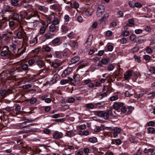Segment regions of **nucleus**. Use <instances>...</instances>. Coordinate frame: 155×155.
Masks as SVG:
<instances>
[{
    "label": "nucleus",
    "instance_id": "obj_31",
    "mask_svg": "<svg viewBox=\"0 0 155 155\" xmlns=\"http://www.w3.org/2000/svg\"><path fill=\"white\" fill-rule=\"evenodd\" d=\"M7 22L5 21H2L0 23V29L3 30L6 27Z\"/></svg>",
    "mask_w": 155,
    "mask_h": 155
},
{
    "label": "nucleus",
    "instance_id": "obj_4",
    "mask_svg": "<svg viewBox=\"0 0 155 155\" xmlns=\"http://www.w3.org/2000/svg\"><path fill=\"white\" fill-rule=\"evenodd\" d=\"M105 11V7L102 5H99L97 12V17H100L103 14Z\"/></svg>",
    "mask_w": 155,
    "mask_h": 155
},
{
    "label": "nucleus",
    "instance_id": "obj_38",
    "mask_svg": "<svg viewBox=\"0 0 155 155\" xmlns=\"http://www.w3.org/2000/svg\"><path fill=\"white\" fill-rule=\"evenodd\" d=\"M0 54L2 56L5 57H8V53L6 50L2 51L1 52Z\"/></svg>",
    "mask_w": 155,
    "mask_h": 155
},
{
    "label": "nucleus",
    "instance_id": "obj_48",
    "mask_svg": "<svg viewBox=\"0 0 155 155\" xmlns=\"http://www.w3.org/2000/svg\"><path fill=\"white\" fill-rule=\"evenodd\" d=\"M99 94L103 99L107 97V91L105 92H100Z\"/></svg>",
    "mask_w": 155,
    "mask_h": 155
},
{
    "label": "nucleus",
    "instance_id": "obj_5",
    "mask_svg": "<svg viewBox=\"0 0 155 155\" xmlns=\"http://www.w3.org/2000/svg\"><path fill=\"white\" fill-rule=\"evenodd\" d=\"M36 17L37 18V19L34 20V21L30 23L29 27H28V29H34L37 26L39 23V17L38 19L37 17Z\"/></svg>",
    "mask_w": 155,
    "mask_h": 155
},
{
    "label": "nucleus",
    "instance_id": "obj_11",
    "mask_svg": "<svg viewBox=\"0 0 155 155\" xmlns=\"http://www.w3.org/2000/svg\"><path fill=\"white\" fill-rule=\"evenodd\" d=\"M63 134L61 132L55 131L53 134V138L56 140L61 138L63 137Z\"/></svg>",
    "mask_w": 155,
    "mask_h": 155
},
{
    "label": "nucleus",
    "instance_id": "obj_2",
    "mask_svg": "<svg viewBox=\"0 0 155 155\" xmlns=\"http://www.w3.org/2000/svg\"><path fill=\"white\" fill-rule=\"evenodd\" d=\"M123 104L124 103L122 102H115L114 103L113 107L116 110V111L114 112V114L116 115L119 116V114L118 113L120 111L122 106H123Z\"/></svg>",
    "mask_w": 155,
    "mask_h": 155
},
{
    "label": "nucleus",
    "instance_id": "obj_10",
    "mask_svg": "<svg viewBox=\"0 0 155 155\" xmlns=\"http://www.w3.org/2000/svg\"><path fill=\"white\" fill-rule=\"evenodd\" d=\"M62 43L60 37H57L54 39L50 43L51 45H60Z\"/></svg>",
    "mask_w": 155,
    "mask_h": 155
},
{
    "label": "nucleus",
    "instance_id": "obj_26",
    "mask_svg": "<svg viewBox=\"0 0 155 155\" xmlns=\"http://www.w3.org/2000/svg\"><path fill=\"white\" fill-rule=\"evenodd\" d=\"M66 135L69 137H71L74 136V131L72 130L67 131L66 133Z\"/></svg>",
    "mask_w": 155,
    "mask_h": 155
},
{
    "label": "nucleus",
    "instance_id": "obj_41",
    "mask_svg": "<svg viewBox=\"0 0 155 155\" xmlns=\"http://www.w3.org/2000/svg\"><path fill=\"white\" fill-rule=\"evenodd\" d=\"M50 8V9L51 10H52L54 11H56L58 9V6L56 4H54L51 5Z\"/></svg>",
    "mask_w": 155,
    "mask_h": 155
},
{
    "label": "nucleus",
    "instance_id": "obj_63",
    "mask_svg": "<svg viewBox=\"0 0 155 155\" xmlns=\"http://www.w3.org/2000/svg\"><path fill=\"white\" fill-rule=\"evenodd\" d=\"M134 58L135 59V61H137L138 63L140 62L141 61L140 60V57L139 56H137L136 55H134Z\"/></svg>",
    "mask_w": 155,
    "mask_h": 155
},
{
    "label": "nucleus",
    "instance_id": "obj_21",
    "mask_svg": "<svg viewBox=\"0 0 155 155\" xmlns=\"http://www.w3.org/2000/svg\"><path fill=\"white\" fill-rule=\"evenodd\" d=\"M62 54L61 51H55L53 54V55L55 58H62Z\"/></svg>",
    "mask_w": 155,
    "mask_h": 155
},
{
    "label": "nucleus",
    "instance_id": "obj_61",
    "mask_svg": "<svg viewBox=\"0 0 155 155\" xmlns=\"http://www.w3.org/2000/svg\"><path fill=\"white\" fill-rule=\"evenodd\" d=\"M78 128L79 129L81 130H84L86 128V125L85 124L80 125L78 126Z\"/></svg>",
    "mask_w": 155,
    "mask_h": 155
},
{
    "label": "nucleus",
    "instance_id": "obj_33",
    "mask_svg": "<svg viewBox=\"0 0 155 155\" xmlns=\"http://www.w3.org/2000/svg\"><path fill=\"white\" fill-rule=\"evenodd\" d=\"M56 26L54 24H51L49 26V31L50 32H54L56 30Z\"/></svg>",
    "mask_w": 155,
    "mask_h": 155
},
{
    "label": "nucleus",
    "instance_id": "obj_19",
    "mask_svg": "<svg viewBox=\"0 0 155 155\" xmlns=\"http://www.w3.org/2000/svg\"><path fill=\"white\" fill-rule=\"evenodd\" d=\"M36 63L39 68H42L45 66L44 61L41 60H37Z\"/></svg>",
    "mask_w": 155,
    "mask_h": 155
},
{
    "label": "nucleus",
    "instance_id": "obj_28",
    "mask_svg": "<svg viewBox=\"0 0 155 155\" xmlns=\"http://www.w3.org/2000/svg\"><path fill=\"white\" fill-rule=\"evenodd\" d=\"M121 143L122 142L121 140L119 139L113 140L112 142V143L117 145H120Z\"/></svg>",
    "mask_w": 155,
    "mask_h": 155
},
{
    "label": "nucleus",
    "instance_id": "obj_52",
    "mask_svg": "<svg viewBox=\"0 0 155 155\" xmlns=\"http://www.w3.org/2000/svg\"><path fill=\"white\" fill-rule=\"evenodd\" d=\"M129 35V32L127 31H124L121 32V35L124 37L128 36Z\"/></svg>",
    "mask_w": 155,
    "mask_h": 155
},
{
    "label": "nucleus",
    "instance_id": "obj_50",
    "mask_svg": "<svg viewBox=\"0 0 155 155\" xmlns=\"http://www.w3.org/2000/svg\"><path fill=\"white\" fill-rule=\"evenodd\" d=\"M64 23L65 24H67L70 20V17L68 15H66L64 17Z\"/></svg>",
    "mask_w": 155,
    "mask_h": 155
},
{
    "label": "nucleus",
    "instance_id": "obj_60",
    "mask_svg": "<svg viewBox=\"0 0 155 155\" xmlns=\"http://www.w3.org/2000/svg\"><path fill=\"white\" fill-rule=\"evenodd\" d=\"M21 110V106L18 104H17L15 106V112H19Z\"/></svg>",
    "mask_w": 155,
    "mask_h": 155
},
{
    "label": "nucleus",
    "instance_id": "obj_17",
    "mask_svg": "<svg viewBox=\"0 0 155 155\" xmlns=\"http://www.w3.org/2000/svg\"><path fill=\"white\" fill-rule=\"evenodd\" d=\"M127 111V107L125 106V104L124 103L118 113L121 115L125 113Z\"/></svg>",
    "mask_w": 155,
    "mask_h": 155
},
{
    "label": "nucleus",
    "instance_id": "obj_34",
    "mask_svg": "<svg viewBox=\"0 0 155 155\" xmlns=\"http://www.w3.org/2000/svg\"><path fill=\"white\" fill-rule=\"evenodd\" d=\"M127 110H128L127 111V114H130L132 113L134 109V107L131 106H127Z\"/></svg>",
    "mask_w": 155,
    "mask_h": 155
},
{
    "label": "nucleus",
    "instance_id": "obj_3",
    "mask_svg": "<svg viewBox=\"0 0 155 155\" xmlns=\"http://www.w3.org/2000/svg\"><path fill=\"white\" fill-rule=\"evenodd\" d=\"M80 78V75L78 74H76L74 76L73 78H69V81L71 84L73 86H75L78 83L79 81Z\"/></svg>",
    "mask_w": 155,
    "mask_h": 155
},
{
    "label": "nucleus",
    "instance_id": "obj_8",
    "mask_svg": "<svg viewBox=\"0 0 155 155\" xmlns=\"http://www.w3.org/2000/svg\"><path fill=\"white\" fill-rule=\"evenodd\" d=\"M59 76L57 74H55L53 77L49 81V84L51 85L57 82L59 80Z\"/></svg>",
    "mask_w": 155,
    "mask_h": 155
},
{
    "label": "nucleus",
    "instance_id": "obj_55",
    "mask_svg": "<svg viewBox=\"0 0 155 155\" xmlns=\"http://www.w3.org/2000/svg\"><path fill=\"white\" fill-rule=\"evenodd\" d=\"M142 152V150L141 148H139L134 155H141Z\"/></svg>",
    "mask_w": 155,
    "mask_h": 155
},
{
    "label": "nucleus",
    "instance_id": "obj_47",
    "mask_svg": "<svg viewBox=\"0 0 155 155\" xmlns=\"http://www.w3.org/2000/svg\"><path fill=\"white\" fill-rule=\"evenodd\" d=\"M51 48H52L47 45L44 46L43 47V49L47 52H50L51 51Z\"/></svg>",
    "mask_w": 155,
    "mask_h": 155
},
{
    "label": "nucleus",
    "instance_id": "obj_58",
    "mask_svg": "<svg viewBox=\"0 0 155 155\" xmlns=\"http://www.w3.org/2000/svg\"><path fill=\"white\" fill-rule=\"evenodd\" d=\"M101 62L103 64L105 65L108 63V60L107 58H104L101 60Z\"/></svg>",
    "mask_w": 155,
    "mask_h": 155
},
{
    "label": "nucleus",
    "instance_id": "obj_6",
    "mask_svg": "<svg viewBox=\"0 0 155 155\" xmlns=\"http://www.w3.org/2000/svg\"><path fill=\"white\" fill-rule=\"evenodd\" d=\"M3 110L10 112V114H11L12 116H15L17 115V113L15 112L14 109L12 108V107H7L5 108H3Z\"/></svg>",
    "mask_w": 155,
    "mask_h": 155
},
{
    "label": "nucleus",
    "instance_id": "obj_30",
    "mask_svg": "<svg viewBox=\"0 0 155 155\" xmlns=\"http://www.w3.org/2000/svg\"><path fill=\"white\" fill-rule=\"evenodd\" d=\"M16 37L18 39H22L23 38L24 35L21 31H18L16 33Z\"/></svg>",
    "mask_w": 155,
    "mask_h": 155
},
{
    "label": "nucleus",
    "instance_id": "obj_23",
    "mask_svg": "<svg viewBox=\"0 0 155 155\" xmlns=\"http://www.w3.org/2000/svg\"><path fill=\"white\" fill-rule=\"evenodd\" d=\"M109 14L108 13H107L105 14L99 20V21L100 22V23H102L103 21L105 20H106L109 17Z\"/></svg>",
    "mask_w": 155,
    "mask_h": 155
},
{
    "label": "nucleus",
    "instance_id": "obj_40",
    "mask_svg": "<svg viewBox=\"0 0 155 155\" xmlns=\"http://www.w3.org/2000/svg\"><path fill=\"white\" fill-rule=\"evenodd\" d=\"M70 83L69 81V78H68V79H63L61 81L60 83L62 85H63L66 84Z\"/></svg>",
    "mask_w": 155,
    "mask_h": 155
},
{
    "label": "nucleus",
    "instance_id": "obj_51",
    "mask_svg": "<svg viewBox=\"0 0 155 155\" xmlns=\"http://www.w3.org/2000/svg\"><path fill=\"white\" fill-rule=\"evenodd\" d=\"M42 132L45 134L49 135L51 132V131L49 129L45 128L42 130Z\"/></svg>",
    "mask_w": 155,
    "mask_h": 155
},
{
    "label": "nucleus",
    "instance_id": "obj_39",
    "mask_svg": "<svg viewBox=\"0 0 155 155\" xmlns=\"http://www.w3.org/2000/svg\"><path fill=\"white\" fill-rule=\"evenodd\" d=\"M109 111L107 112L104 111L103 117L105 120L107 119L109 117Z\"/></svg>",
    "mask_w": 155,
    "mask_h": 155
},
{
    "label": "nucleus",
    "instance_id": "obj_56",
    "mask_svg": "<svg viewBox=\"0 0 155 155\" xmlns=\"http://www.w3.org/2000/svg\"><path fill=\"white\" fill-rule=\"evenodd\" d=\"M67 36L70 39H71L74 37L75 34L73 32H72L69 33Z\"/></svg>",
    "mask_w": 155,
    "mask_h": 155
},
{
    "label": "nucleus",
    "instance_id": "obj_62",
    "mask_svg": "<svg viewBox=\"0 0 155 155\" xmlns=\"http://www.w3.org/2000/svg\"><path fill=\"white\" fill-rule=\"evenodd\" d=\"M153 149L152 148H149L147 149L146 148H145L144 150V152L145 153H147L149 152H153Z\"/></svg>",
    "mask_w": 155,
    "mask_h": 155
},
{
    "label": "nucleus",
    "instance_id": "obj_59",
    "mask_svg": "<svg viewBox=\"0 0 155 155\" xmlns=\"http://www.w3.org/2000/svg\"><path fill=\"white\" fill-rule=\"evenodd\" d=\"M12 41L14 43H18V40H17V38L16 36H13L12 39Z\"/></svg>",
    "mask_w": 155,
    "mask_h": 155
},
{
    "label": "nucleus",
    "instance_id": "obj_44",
    "mask_svg": "<svg viewBox=\"0 0 155 155\" xmlns=\"http://www.w3.org/2000/svg\"><path fill=\"white\" fill-rule=\"evenodd\" d=\"M148 134H153L155 133L154 129L152 127H149L148 129Z\"/></svg>",
    "mask_w": 155,
    "mask_h": 155
},
{
    "label": "nucleus",
    "instance_id": "obj_9",
    "mask_svg": "<svg viewBox=\"0 0 155 155\" xmlns=\"http://www.w3.org/2000/svg\"><path fill=\"white\" fill-rule=\"evenodd\" d=\"M105 129H107L109 131H113L114 132L117 133V134L119 133L121 130V129L117 127H105Z\"/></svg>",
    "mask_w": 155,
    "mask_h": 155
},
{
    "label": "nucleus",
    "instance_id": "obj_46",
    "mask_svg": "<svg viewBox=\"0 0 155 155\" xmlns=\"http://www.w3.org/2000/svg\"><path fill=\"white\" fill-rule=\"evenodd\" d=\"M22 68L23 70L25 71H27L28 69V64H23L21 65Z\"/></svg>",
    "mask_w": 155,
    "mask_h": 155
},
{
    "label": "nucleus",
    "instance_id": "obj_64",
    "mask_svg": "<svg viewBox=\"0 0 155 155\" xmlns=\"http://www.w3.org/2000/svg\"><path fill=\"white\" fill-rule=\"evenodd\" d=\"M149 71L152 74H155V68L154 66L152 67L149 69Z\"/></svg>",
    "mask_w": 155,
    "mask_h": 155
},
{
    "label": "nucleus",
    "instance_id": "obj_45",
    "mask_svg": "<svg viewBox=\"0 0 155 155\" xmlns=\"http://www.w3.org/2000/svg\"><path fill=\"white\" fill-rule=\"evenodd\" d=\"M46 27L45 25L41 26L40 29V33L41 34H42L45 33L46 30Z\"/></svg>",
    "mask_w": 155,
    "mask_h": 155
},
{
    "label": "nucleus",
    "instance_id": "obj_32",
    "mask_svg": "<svg viewBox=\"0 0 155 155\" xmlns=\"http://www.w3.org/2000/svg\"><path fill=\"white\" fill-rule=\"evenodd\" d=\"M8 91L5 89L2 90L0 91V94L2 96L6 97L8 94Z\"/></svg>",
    "mask_w": 155,
    "mask_h": 155
},
{
    "label": "nucleus",
    "instance_id": "obj_18",
    "mask_svg": "<svg viewBox=\"0 0 155 155\" xmlns=\"http://www.w3.org/2000/svg\"><path fill=\"white\" fill-rule=\"evenodd\" d=\"M132 75V71L130 70H128L126 72L125 74L124 75V77L125 80H127Z\"/></svg>",
    "mask_w": 155,
    "mask_h": 155
},
{
    "label": "nucleus",
    "instance_id": "obj_27",
    "mask_svg": "<svg viewBox=\"0 0 155 155\" xmlns=\"http://www.w3.org/2000/svg\"><path fill=\"white\" fill-rule=\"evenodd\" d=\"M37 43V38L36 37L31 38L29 41V43L30 44L35 45Z\"/></svg>",
    "mask_w": 155,
    "mask_h": 155
},
{
    "label": "nucleus",
    "instance_id": "obj_12",
    "mask_svg": "<svg viewBox=\"0 0 155 155\" xmlns=\"http://www.w3.org/2000/svg\"><path fill=\"white\" fill-rule=\"evenodd\" d=\"M145 94L148 95V97L151 98H153L155 97V92L151 91L150 89L145 91Z\"/></svg>",
    "mask_w": 155,
    "mask_h": 155
},
{
    "label": "nucleus",
    "instance_id": "obj_37",
    "mask_svg": "<svg viewBox=\"0 0 155 155\" xmlns=\"http://www.w3.org/2000/svg\"><path fill=\"white\" fill-rule=\"evenodd\" d=\"M93 38V36L92 35H89L87 41H86V44H87L89 45H90L91 44V41Z\"/></svg>",
    "mask_w": 155,
    "mask_h": 155
},
{
    "label": "nucleus",
    "instance_id": "obj_15",
    "mask_svg": "<svg viewBox=\"0 0 155 155\" xmlns=\"http://www.w3.org/2000/svg\"><path fill=\"white\" fill-rule=\"evenodd\" d=\"M9 18L10 19L17 20L19 19V15L17 13H14L9 15Z\"/></svg>",
    "mask_w": 155,
    "mask_h": 155
},
{
    "label": "nucleus",
    "instance_id": "obj_24",
    "mask_svg": "<svg viewBox=\"0 0 155 155\" xmlns=\"http://www.w3.org/2000/svg\"><path fill=\"white\" fill-rule=\"evenodd\" d=\"M9 37L6 34H3L0 35V39L2 40L7 41L9 39Z\"/></svg>",
    "mask_w": 155,
    "mask_h": 155
},
{
    "label": "nucleus",
    "instance_id": "obj_54",
    "mask_svg": "<svg viewBox=\"0 0 155 155\" xmlns=\"http://www.w3.org/2000/svg\"><path fill=\"white\" fill-rule=\"evenodd\" d=\"M23 7L25 8H30L31 7V5L28 4V3L27 2L26 3H22V5Z\"/></svg>",
    "mask_w": 155,
    "mask_h": 155
},
{
    "label": "nucleus",
    "instance_id": "obj_1",
    "mask_svg": "<svg viewBox=\"0 0 155 155\" xmlns=\"http://www.w3.org/2000/svg\"><path fill=\"white\" fill-rule=\"evenodd\" d=\"M20 16L22 19L25 18L26 20H29L35 17H37L38 19L39 15L36 11L33 12L30 14H28L26 12L23 11L20 12Z\"/></svg>",
    "mask_w": 155,
    "mask_h": 155
},
{
    "label": "nucleus",
    "instance_id": "obj_57",
    "mask_svg": "<svg viewBox=\"0 0 155 155\" xmlns=\"http://www.w3.org/2000/svg\"><path fill=\"white\" fill-rule=\"evenodd\" d=\"M75 101V99L73 97H69L67 100V102L68 103H74Z\"/></svg>",
    "mask_w": 155,
    "mask_h": 155
},
{
    "label": "nucleus",
    "instance_id": "obj_35",
    "mask_svg": "<svg viewBox=\"0 0 155 155\" xmlns=\"http://www.w3.org/2000/svg\"><path fill=\"white\" fill-rule=\"evenodd\" d=\"M89 141L92 143H95L97 142V139L96 137H92L89 138L88 139Z\"/></svg>",
    "mask_w": 155,
    "mask_h": 155
},
{
    "label": "nucleus",
    "instance_id": "obj_49",
    "mask_svg": "<svg viewBox=\"0 0 155 155\" xmlns=\"http://www.w3.org/2000/svg\"><path fill=\"white\" fill-rule=\"evenodd\" d=\"M144 37L143 36H141L138 38V41L139 43H142L144 41Z\"/></svg>",
    "mask_w": 155,
    "mask_h": 155
},
{
    "label": "nucleus",
    "instance_id": "obj_20",
    "mask_svg": "<svg viewBox=\"0 0 155 155\" xmlns=\"http://www.w3.org/2000/svg\"><path fill=\"white\" fill-rule=\"evenodd\" d=\"M54 34L50 32H48L45 35L46 39H49L52 38L54 36Z\"/></svg>",
    "mask_w": 155,
    "mask_h": 155
},
{
    "label": "nucleus",
    "instance_id": "obj_53",
    "mask_svg": "<svg viewBox=\"0 0 155 155\" xmlns=\"http://www.w3.org/2000/svg\"><path fill=\"white\" fill-rule=\"evenodd\" d=\"M86 106L87 108L89 109H93L94 107V105L91 103L87 104L86 105Z\"/></svg>",
    "mask_w": 155,
    "mask_h": 155
},
{
    "label": "nucleus",
    "instance_id": "obj_36",
    "mask_svg": "<svg viewBox=\"0 0 155 155\" xmlns=\"http://www.w3.org/2000/svg\"><path fill=\"white\" fill-rule=\"evenodd\" d=\"M18 0H11V5L16 6L18 5Z\"/></svg>",
    "mask_w": 155,
    "mask_h": 155
},
{
    "label": "nucleus",
    "instance_id": "obj_29",
    "mask_svg": "<svg viewBox=\"0 0 155 155\" xmlns=\"http://www.w3.org/2000/svg\"><path fill=\"white\" fill-rule=\"evenodd\" d=\"M118 96L117 95H114L109 97V100L113 101L117 100L118 99Z\"/></svg>",
    "mask_w": 155,
    "mask_h": 155
},
{
    "label": "nucleus",
    "instance_id": "obj_7",
    "mask_svg": "<svg viewBox=\"0 0 155 155\" xmlns=\"http://www.w3.org/2000/svg\"><path fill=\"white\" fill-rule=\"evenodd\" d=\"M72 69L71 67H68L65 69L62 72L61 76L62 78H65L68 75H69L72 71Z\"/></svg>",
    "mask_w": 155,
    "mask_h": 155
},
{
    "label": "nucleus",
    "instance_id": "obj_43",
    "mask_svg": "<svg viewBox=\"0 0 155 155\" xmlns=\"http://www.w3.org/2000/svg\"><path fill=\"white\" fill-rule=\"evenodd\" d=\"M107 70L109 71H111L114 70L115 66L113 64H109L107 66Z\"/></svg>",
    "mask_w": 155,
    "mask_h": 155
},
{
    "label": "nucleus",
    "instance_id": "obj_13",
    "mask_svg": "<svg viewBox=\"0 0 155 155\" xmlns=\"http://www.w3.org/2000/svg\"><path fill=\"white\" fill-rule=\"evenodd\" d=\"M56 15H57L54 13H53L49 15L47 18V22L49 24L51 23L54 18H55Z\"/></svg>",
    "mask_w": 155,
    "mask_h": 155
},
{
    "label": "nucleus",
    "instance_id": "obj_25",
    "mask_svg": "<svg viewBox=\"0 0 155 155\" xmlns=\"http://www.w3.org/2000/svg\"><path fill=\"white\" fill-rule=\"evenodd\" d=\"M134 18H131L128 20V23L127 24V26L132 27L134 25Z\"/></svg>",
    "mask_w": 155,
    "mask_h": 155
},
{
    "label": "nucleus",
    "instance_id": "obj_22",
    "mask_svg": "<svg viewBox=\"0 0 155 155\" xmlns=\"http://www.w3.org/2000/svg\"><path fill=\"white\" fill-rule=\"evenodd\" d=\"M60 17L58 15H56L55 18L51 22L52 24L54 25H58L60 23Z\"/></svg>",
    "mask_w": 155,
    "mask_h": 155
},
{
    "label": "nucleus",
    "instance_id": "obj_42",
    "mask_svg": "<svg viewBox=\"0 0 155 155\" xmlns=\"http://www.w3.org/2000/svg\"><path fill=\"white\" fill-rule=\"evenodd\" d=\"M42 99L43 100L45 101V102L47 103H50L51 102V100L50 98H46L45 96H42Z\"/></svg>",
    "mask_w": 155,
    "mask_h": 155
},
{
    "label": "nucleus",
    "instance_id": "obj_16",
    "mask_svg": "<svg viewBox=\"0 0 155 155\" xmlns=\"http://www.w3.org/2000/svg\"><path fill=\"white\" fill-rule=\"evenodd\" d=\"M37 8L38 10L44 13H46L48 11V8L45 6L37 5Z\"/></svg>",
    "mask_w": 155,
    "mask_h": 155
},
{
    "label": "nucleus",
    "instance_id": "obj_14",
    "mask_svg": "<svg viewBox=\"0 0 155 155\" xmlns=\"http://www.w3.org/2000/svg\"><path fill=\"white\" fill-rule=\"evenodd\" d=\"M80 59V58L78 56H75L73 57L69 61V64L70 65L76 63Z\"/></svg>",
    "mask_w": 155,
    "mask_h": 155
}]
</instances>
